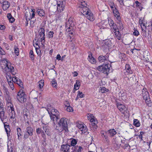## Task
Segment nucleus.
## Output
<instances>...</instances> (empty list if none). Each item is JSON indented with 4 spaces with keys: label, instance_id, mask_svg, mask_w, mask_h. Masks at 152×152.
<instances>
[{
    "label": "nucleus",
    "instance_id": "nucleus-1",
    "mask_svg": "<svg viewBox=\"0 0 152 152\" xmlns=\"http://www.w3.org/2000/svg\"><path fill=\"white\" fill-rule=\"evenodd\" d=\"M66 31L69 34L73 35L74 33V19L70 18L65 23Z\"/></svg>",
    "mask_w": 152,
    "mask_h": 152
},
{
    "label": "nucleus",
    "instance_id": "nucleus-2",
    "mask_svg": "<svg viewBox=\"0 0 152 152\" xmlns=\"http://www.w3.org/2000/svg\"><path fill=\"white\" fill-rule=\"evenodd\" d=\"M1 66L4 71L10 72L13 75L15 74V72H14V67L12 65L11 63L8 62L7 60H4L2 61Z\"/></svg>",
    "mask_w": 152,
    "mask_h": 152
},
{
    "label": "nucleus",
    "instance_id": "nucleus-3",
    "mask_svg": "<svg viewBox=\"0 0 152 152\" xmlns=\"http://www.w3.org/2000/svg\"><path fill=\"white\" fill-rule=\"evenodd\" d=\"M51 120L53 121H57L60 118L59 112L55 109L53 108L50 111H48Z\"/></svg>",
    "mask_w": 152,
    "mask_h": 152
},
{
    "label": "nucleus",
    "instance_id": "nucleus-4",
    "mask_svg": "<svg viewBox=\"0 0 152 152\" xmlns=\"http://www.w3.org/2000/svg\"><path fill=\"white\" fill-rule=\"evenodd\" d=\"M110 66V65L109 64H103L98 66L97 69L100 72L107 74L109 72Z\"/></svg>",
    "mask_w": 152,
    "mask_h": 152
},
{
    "label": "nucleus",
    "instance_id": "nucleus-5",
    "mask_svg": "<svg viewBox=\"0 0 152 152\" xmlns=\"http://www.w3.org/2000/svg\"><path fill=\"white\" fill-rule=\"evenodd\" d=\"M68 119L65 118H62L58 122L63 127L64 130L66 132H68Z\"/></svg>",
    "mask_w": 152,
    "mask_h": 152
},
{
    "label": "nucleus",
    "instance_id": "nucleus-6",
    "mask_svg": "<svg viewBox=\"0 0 152 152\" xmlns=\"http://www.w3.org/2000/svg\"><path fill=\"white\" fill-rule=\"evenodd\" d=\"M33 129L30 126L28 125L24 133V138L27 139L29 136H32L33 134Z\"/></svg>",
    "mask_w": 152,
    "mask_h": 152
},
{
    "label": "nucleus",
    "instance_id": "nucleus-7",
    "mask_svg": "<svg viewBox=\"0 0 152 152\" xmlns=\"http://www.w3.org/2000/svg\"><path fill=\"white\" fill-rule=\"evenodd\" d=\"M17 97L18 100L20 102H24L26 101V96H25V93L22 91H20L18 92Z\"/></svg>",
    "mask_w": 152,
    "mask_h": 152
},
{
    "label": "nucleus",
    "instance_id": "nucleus-8",
    "mask_svg": "<svg viewBox=\"0 0 152 152\" xmlns=\"http://www.w3.org/2000/svg\"><path fill=\"white\" fill-rule=\"evenodd\" d=\"M108 23L110 27V30L112 33L113 32L118 31L119 30L117 25L114 23L111 19L109 18L108 19Z\"/></svg>",
    "mask_w": 152,
    "mask_h": 152
},
{
    "label": "nucleus",
    "instance_id": "nucleus-9",
    "mask_svg": "<svg viewBox=\"0 0 152 152\" xmlns=\"http://www.w3.org/2000/svg\"><path fill=\"white\" fill-rule=\"evenodd\" d=\"M39 35L40 38L41 43L43 45L42 47H45L44 43L45 42V30L44 28L42 27L40 28L39 31Z\"/></svg>",
    "mask_w": 152,
    "mask_h": 152
},
{
    "label": "nucleus",
    "instance_id": "nucleus-10",
    "mask_svg": "<svg viewBox=\"0 0 152 152\" xmlns=\"http://www.w3.org/2000/svg\"><path fill=\"white\" fill-rule=\"evenodd\" d=\"M112 11L114 16L116 19V20L117 21V23H118L121 26H122V23L120 22L121 19L120 16V14L118 10L116 8L113 10Z\"/></svg>",
    "mask_w": 152,
    "mask_h": 152
},
{
    "label": "nucleus",
    "instance_id": "nucleus-11",
    "mask_svg": "<svg viewBox=\"0 0 152 152\" xmlns=\"http://www.w3.org/2000/svg\"><path fill=\"white\" fill-rule=\"evenodd\" d=\"M142 94L143 98L144 100H145L146 102L148 104L147 102H148L149 100V93L147 89L145 88H143L142 91Z\"/></svg>",
    "mask_w": 152,
    "mask_h": 152
},
{
    "label": "nucleus",
    "instance_id": "nucleus-12",
    "mask_svg": "<svg viewBox=\"0 0 152 152\" xmlns=\"http://www.w3.org/2000/svg\"><path fill=\"white\" fill-rule=\"evenodd\" d=\"M77 127L82 132V133H85L87 131L86 125L81 122L77 124Z\"/></svg>",
    "mask_w": 152,
    "mask_h": 152
},
{
    "label": "nucleus",
    "instance_id": "nucleus-13",
    "mask_svg": "<svg viewBox=\"0 0 152 152\" xmlns=\"http://www.w3.org/2000/svg\"><path fill=\"white\" fill-rule=\"evenodd\" d=\"M56 121H53V126L55 129L57 130L58 132H61L63 131L64 130L63 126L58 122L56 124H55Z\"/></svg>",
    "mask_w": 152,
    "mask_h": 152
},
{
    "label": "nucleus",
    "instance_id": "nucleus-14",
    "mask_svg": "<svg viewBox=\"0 0 152 152\" xmlns=\"http://www.w3.org/2000/svg\"><path fill=\"white\" fill-rule=\"evenodd\" d=\"M70 145L68 144L65 145L63 144L61 145V152H70Z\"/></svg>",
    "mask_w": 152,
    "mask_h": 152
},
{
    "label": "nucleus",
    "instance_id": "nucleus-15",
    "mask_svg": "<svg viewBox=\"0 0 152 152\" xmlns=\"http://www.w3.org/2000/svg\"><path fill=\"white\" fill-rule=\"evenodd\" d=\"M124 72L126 75L132 74L133 72L131 69V66L129 64H126Z\"/></svg>",
    "mask_w": 152,
    "mask_h": 152
},
{
    "label": "nucleus",
    "instance_id": "nucleus-16",
    "mask_svg": "<svg viewBox=\"0 0 152 152\" xmlns=\"http://www.w3.org/2000/svg\"><path fill=\"white\" fill-rule=\"evenodd\" d=\"M116 106L118 110L123 113H124L126 108L125 105L120 103L117 102L116 103Z\"/></svg>",
    "mask_w": 152,
    "mask_h": 152
},
{
    "label": "nucleus",
    "instance_id": "nucleus-17",
    "mask_svg": "<svg viewBox=\"0 0 152 152\" xmlns=\"http://www.w3.org/2000/svg\"><path fill=\"white\" fill-rule=\"evenodd\" d=\"M65 2L62 3L61 2H58L57 4V10L58 12H62L65 6Z\"/></svg>",
    "mask_w": 152,
    "mask_h": 152
},
{
    "label": "nucleus",
    "instance_id": "nucleus-18",
    "mask_svg": "<svg viewBox=\"0 0 152 152\" xmlns=\"http://www.w3.org/2000/svg\"><path fill=\"white\" fill-rule=\"evenodd\" d=\"M71 152H81L83 148L80 146L77 145L72 148Z\"/></svg>",
    "mask_w": 152,
    "mask_h": 152
},
{
    "label": "nucleus",
    "instance_id": "nucleus-19",
    "mask_svg": "<svg viewBox=\"0 0 152 152\" xmlns=\"http://www.w3.org/2000/svg\"><path fill=\"white\" fill-rule=\"evenodd\" d=\"M108 57V55L107 54L104 56L101 55L99 56L98 57V60L100 63L106 61H107Z\"/></svg>",
    "mask_w": 152,
    "mask_h": 152
},
{
    "label": "nucleus",
    "instance_id": "nucleus-20",
    "mask_svg": "<svg viewBox=\"0 0 152 152\" xmlns=\"http://www.w3.org/2000/svg\"><path fill=\"white\" fill-rule=\"evenodd\" d=\"M13 79L14 80V82L16 83L20 87L22 88H23V83L20 79L16 77L15 76L14 78Z\"/></svg>",
    "mask_w": 152,
    "mask_h": 152
},
{
    "label": "nucleus",
    "instance_id": "nucleus-21",
    "mask_svg": "<svg viewBox=\"0 0 152 152\" xmlns=\"http://www.w3.org/2000/svg\"><path fill=\"white\" fill-rule=\"evenodd\" d=\"M80 8L82 9L81 12L84 15H87L90 11V10H89L88 8L87 7V6L80 7Z\"/></svg>",
    "mask_w": 152,
    "mask_h": 152
},
{
    "label": "nucleus",
    "instance_id": "nucleus-22",
    "mask_svg": "<svg viewBox=\"0 0 152 152\" xmlns=\"http://www.w3.org/2000/svg\"><path fill=\"white\" fill-rule=\"evenodd\" d=\"M109 135L111 137L114 136L116 134L117 132L114 129H111L108 130L107 132Z\"/></svg>",
    "mask_w": 152,
    "mask_h": 152
},
{
    "label": "nucleus",
    "instance_id": "nucleus-23",
    "mask_svg": "<svg viewBox=\"0 0 152 152\" xmlns=\"http://www.w3.org/2000/svg\"><path fill=\"white\" fill-rule=\"evenodd\" d=\"M43 128L45 132L49 136H50L51 134L50 128L49 126H48L44 125L43 126Z\"/></svg>",
    "mask_w": 152,
    "mask_h": 152
},
{
    "label": "nucleus",
    "instance_id": "nucleus-24",
    "mask_svg": "<svg viewBox=\"0 0 152 152\" xmlns=\"http://www.w3.org/2000/svg\"><path fill=\"white\" fill-rule=\"evenodd\" d=\"M8 113H9V115L11 119H14L15 118V113L14 111V108H12L10 110H8Z\"/></svg>",
    "mask_w": 152,
    "mask_h": 152
},
{
    "label": "nucleus",
    "instance_id": "nucleus-25",
    "mask_svg": "<svg viewBox=\"0 0 152 152\" xmlns=\"http://www.w3.org/2000/svg\"><path fill=\"white\" fill-rule=\"evenodd\" d=\"M22 113L25 120H27L28 119V116L30 115L29 111L27 109H24Z\"/></svg>",
    "mask_w": 152,
    "mask_h": 152
},
{
    "label": "nucleus",
    "instance_id": "nucleus-26",
    "mask_svg": "<svg viewBox=\"0 0 152 152\" xmlns=\"http://www.w3.org/2000/svg\"><path fill=\"white\" fill-rule=\"evenodd\" d=\"M114 34V37L115 39L118 40H120L121 38V33L120 32L119 30L118 31L113 32Z\"/></svg>",
    "mask_w": 152,
    "mask_h": 152
},
{
    "label": "nucleus",
    "instance_id": "nucleus-27",
    "mask_svg": "<svg viewBox=\"0 0 152 152\" xmlns=\"http://www.w3.org/2000/svg\"><path fill=\"white\" fill-rule=\"evenodd\" d=\"M2 6V8L4 10H7L9 7L10 5V3L8 1H4Z\"/></svg>",
    "mask_w": 152,
    "mask_h": 152
},
{
    "label": "nucleus",
    "instance_id": "nucleus-28",
    "mask_svg": "<svg viewBox=\"0 0 152 152\" xmlns=\"http://www.w3.org/2000/svg\"><path fill=\"white\" fill-rule=\"evenodd\" d=\"M70 146L75 147L77 143L78 140L73 138H71L69 140Z\"/></svg>",
    "mask_w": 152,
    "mask_h": 152
},
{
    "label": "nucleus",
    "instance_id": "nucleus-29",
    "mask_svg": "<svg viewBox=\"0 0 152 152\" xmlns=\"http://www.w3.org/2000/svg\"><path fill=\"white\" fill-rule=\"evenodd\" d=\"M108 23L107 21H102L99 24V26L100 28H103V29L106 28L107 26Z\"/></svg>",
    "mask_w": 152,
    "mask_h": 152
},
{
    "label": "nucleus",
    "instance_id": "nucleus-30",
    "mask_svg": "<svg viewBox=\"0 0 152 152\" xmlns=\"http://www.w3.org/2000/svg\"><path fill=\"white\" fill-rule=\"evenodd\" d=\"M86 15V17L90 21H93L95 19L94 15L91 12V11L89 12V13H88L87 15H85V16Z\"/></svg>",
    "mask_w": 152,
    "mask_h": 152
},
{
    "label": "nucleus",
    "instance_id": "nucleus-31",
    "mask_svg": "<svg viewBox=\"0 0 152 152\" xmlns=\"http://www.w3.org/2000/svg\"><path fill=\"white\" fill-rule=\"evenodd\" d=\"M7 109L8 110H10L12 109V108H14L13 107V106L12 103L11 102V101L9 99H8V100H7Z\"/></svg>",
    "mask_w": 152,
    "mask_h": 152
},
{
    "label": "nucleus",
    "instance_id": "nucleus-32",
    "mask_svg": "<svg viewBox=\"0 0 152 152\" xmlns=\"http://www.w3.org/2000/svg\"><path fill=\"white\" fill-rule=\"evenodd\" d=\"M17 133L18 135V139L19 140H21V137L20 136L22 135V132L21 129L20 128L18 127L17 129Z\"/></svg>",
    "mask_w": 152,
    "mask_h": 152
},
{
    "label": "nucleus",
    "instance_id": "nucleus-33",
    "mask_svg": "<svg viewBox=\"0 0 152 152\" xmlns=\"http://www.w3.org/2000/svg\"><path fill=\"white\" fill-rule=\"evenodd\" d=\"M4 127L5 130L7 134L8 137L10 135V132L11 131L10 129V126L8 125H7L4 124Z\"/></svg>",
    "mask_w": 152,
    "mask_h": 152
},
{
    "label": "nucleus",
    "instance_id": "nucleus-34",
    "mask_svg": "<svg viewBox=\"0 0 152 152\" xmlns=\"http://www.w3.org/2000/svg\"><path fill=\"white\" fill-rule=\"evenodd\" d=\"M89 61L92 64H94L96 63V60L92 56L91 54H89L88 57Z\"/></svg>",
    "mask_w": 152,
    "mask_h": 152
},
{
    "label": "nucleus",
    "instance_id": "nucleus-35",
    "mask_svg": "<svg viewBox=\"0 0 152 152\" xmlns=\"http://www.w3.org/2000/svg\"><path fill=\"white\" fill-rule=\"evenodd\" d=\"M6 77L8 82H14L13 79L15 77H12L10 74V73H7L6 75Z\"/></svg>",
    "mask_w": 152,
    "mask_h": 152
},
{
    "label": "nucleus",
    "instance_id": "nucleus-36",
    "mask_svg": "<svg viewBox=\"0 0 152 152\" xmlns=\"http://www.w3.org/2000/svg\"><path fill=\"white\" fill-rule=\"evenodd\" d=\"M108 4L110 6L111 10L113 11V10L116 9L117 5H115L113 1H109L108 2Z\"/></svg>",
    "mask_w": 152,
    "mask_h": 152
},
{
    "label": "nucleus",
    "instance_id": "nucleus-37",
    "mask_svg": "<svg viewBox=\"0 0 152 152\" xmlns=\"http://www.w3.org/2000/svg\"><path fill=\"white\" fill-rule=\"evenodd\" d=\"M4 109L2 107L1 105L0 107V118L2 119L4 118Z\"/></svg>",
    "mask_w": 152,
    "mask_h": 152
},
{
    "label": "nucleus",
    "instance_id": "nucleus-38",
    "mask_svg": "<svg viewBox=\"0 0 152 152\" xmlns=\"http://www.w3.org/2000/svg\"><path fill=\"white\" fill-rule=\"evenodd\" d=\"M38 14L40 16H44L45 15L44 10L41 9H38L37 11Z\"/></svg>",
    "mask_w": 152,
    "mask_h": 152
},
{
    "label": "nucleus",
    "instance_id": "nucleus-39",
    "mask_svg": "<svg viewBox=\"0 0 152 152\" xmlns=\"http://www.w3.org/2000/svg\"><path fill=\"white\" fill-rule=\"evenodd\" d=\"M7 18H8V19L9 20V22H10L12 23L14 21L15 19L12 16L11 14H7Z\"/></svg>",
    "mask_w": 152,
    "mask_h": 152
},
{
    "label": "nucleus",
    "instance_id": "nucleus-40",
    "mask_svg": "<svg viewBox=\"0 0 152 152\" xmlns=\"http://www.w3.org/2000/svg\"><path fill=\"white\" fill-rule=\"evenodd\" d=\"M80 82L78 80H76V83L74 86V90H77L79 88V87L80 86Z\"/></svg>",
    "mask_w": 152,
    "mask_h": 152
},
{
    "label": "nucleus",
    "instance_id": "nucleus-41",
    "mask_svg": "<svg viewBox=\"0 0 152 152\" xmlns=\"http://www.w3.org/2000/svg\"><path fill=\"white\" fill-rule=\"evenodd\" d=\"M89 119H90V121L91 123V124H97L98 123V121L97 119L95 118H89Z\"/></svg>",
    "mask_w": 152,
    "mask_h": 152
},
{
    "label": "nucleus",
    "instance_id": "nucleus-42",
    "mask_svg": "<svg viewBox=\"0 0 152 152\" xmlns=\"http://www.w3.org/2000/svg\"><path fill=\"white\" fill-rule=\"evenodd\" d=\"M133 124L134 125L137 127H139L140 126V123L137 119H134V120Z\"/></svg>",
    "mask_w": 152,
    "mask_h": 152
},
{
    "label": "nucleus",
    "instance_id": "nucleus-43",
    "mask_svg": "<svg viewBox=\"0 0 152 152\" xmlns=\"http://www.w3.org/2000/svg\"><path fill=\"white\" fill-rule=\"evenodd\" d=\"M51 84L53 87L55 88H56L57 86V83L54 79L52 80V81L51 82Z\"/></svg>",
    "mask_w": 152,
    "mask_h": 152
},
{
    "label": "nucleus",
    "instance_id": "nucleus-44",
    "mask_svg": "<svg viewBox=\"0 0 152 152\" xmlns=\"http://www.w3.org/2000/svg\"><path fill=\"white\" fill-rule=\"evenodd\" d=\"M100 92L102 93H105L107 92L108 90L106 88L104 87H101L100 88Z\"/></svg>",
    "mask_w": 152,
    "mask_h": 152
},
{
    "label": "nucleus",
    "instance_id": "nucleus-45",
    "mask_svg": "<svg viewBox=\"0 0 152 152\" xmlns=\"http://www.w3.org/2000/svg\"><path fill=\"white\" fill-rule=\"evenodd\" d=\"M122 147L124 150H129L130 148V146L128 144H125Z\"/></svg>",
    "mask_w": 152,
    "mask_h": 152
},
{
    "label": "nucleus",
    "instance_id": "nucleus-46",
    "mask_svg": "<svg viewBox=\"0 0 152 152\" xmlns=\"http://www.w3.org/2000/svg\"><path fill=\"white\" fill-rule=\"evenodd\" d=\"M54 34L53 31H50L48 32V37L49 38H52L53 37V35Z\"/></svg>",
    "mask_w": 152,
    "mask_h": 152
},
{
    "label": "nucleus",
    "instance_id": "nucleus-47",
    "mask_svg": "<svg viewBox=\"0 0 152 152\" xmlns=\"http://www.w3.org/2000/svg\"><path fill=\"white\" fill-rule=\"evenodd\" d=\"M31 12H32V14L30 13V17L31 19L34 18L35 15V12L34 11V9L31 10Z\"/></svg>",
    "mask_w": 152,
    "mask_h": 152
},
{
    "label": "nucleus",
    "instance_id": "nucleus-48",
    "mask_svg": "<svg viewBox=\"0 0 152 152\" xmlns=\"http://www.w3.org/2000/svg\"><path fill=\"white\" fill-rule=\"evenodd\" d=\"M29 57L32 60H34V55L32 50H30L29 52Z\"/></svg>",
    "mask_w": 152,
    "mask_h": 152
},
{
    "label": "nucleus",
    "instance_id": "nucleus-49",
    "mask_svg": "<svg viewBox=\"0 0 152 152\" xmlns=\"http://www.w3.org/2000/svg\"><path fill=\"white\" fill-rule=\"evenodd\" d=\"M105 133H104V132H101V136L104 138L106 141H107L108 140V137L107 134H105Z\"/></svg>",
    "mask_w": 152,
    "mask_h": 152
},
{
    "label": "nucleus",
    "instance_id": "nucleus-50",
    "mask_svg": "<svg viewBox=\"0 0 152 152\" xmlns=\"http://www.w3.org/2000/svg\"><path fill=\"white\" fill-rule=\"evenodd\" d=\"M14 51L15 53V54L17 56H18L19 54V49L17 48V47L15 45L14 47Z\"/></svg>",
    "mask_w": 152,
    "mask_h": 152
},
{
    "label": "nucleus",
    "instance_id": "nucleus-51",
    "mask_svg": "<svg viewBox=\"0 0 152 152\" xmlns=\"http://www.w3.org/2000/svg\"><path fill=\"white\" fill-rule=\"evenodd\" d=\"M44 81L43 80H41L39 83L38 86L39 88L41 89L44 86Z\"/></svg>",
    "mask_w": 152,
    "mask_h": 152
},
{
    "label": "nucleus",
    "instance_id": "nucleus-52",
    "mask_svg": "<svg viewBox=\"0 0 152 152\" xmlns=\"http://www.w3.org/2000/svg\"><path fill=\"white\" fill-rule=\"evenodd\" d=\"M80 5L79 6V7H84L87 6V4L85 1H82L80 3Z\"/></svg>",
    "mask_w": 152,
    "mask_h": 152
},
{
    "label": "nucleus",
    "instance_id": "nucleus-53",
    "mask_svg": "<svg viewBox=\"0 0 152 152\" xmlns=\"http://www.w3.org/2000/svg\"><path fill=\"white\" fill-rule=\"evenodd\" d=\"M134 31L133 32V35L135 36H138L139 34V31L135 28H134Z\"/></svg>",
    "mask_w": 152,
    "mask_h": 152
},
{
    "label": "nucleus",
    "instance_id": "nucleus-54",
    "mask_svg": "<svg viewBox=\"0 0 152 152\" xmlns=\"http://www.w3.org/2000/svg\"><path fill=\"white\" fill-rule=\"evenodd\" d=\"M77 96H79L80 98H82L84 97V94L82 92L78 91Z\"/></svg>",
    "mask_w": 152,
    "mask_h": 152
},
{
    "label": "nucleus",
    "instance_id": "nucleus-55",
    "mask_svg": "<svg viewBox=\"0 0 152 152\" xmlns=\"http://www.w3.org/2000/svg\"><path fill=\"white\" fill-rule=\"evenodd\" d=\"M13 82L11 81L8 82L10 88L12 90H13L14 88V85L13 84Z\"/></svg>",
    "mask_w": 152,
    "mask_h": 152
},
{
    "label": "nucleus",
    "instance_id": "nucleus-56",
    "mask_svg": "<svg viewBox=\"0 0 152 152\" xmlns=\"http://www.w3.org/2000/svg\"><path fill=\"white\" fill-rule=\"evenodd\" d=\"M141 28L142 29V35L143 36H145V37H146L147 36V33H146V31H145V29H144L143 28H142V27L141 25Z\"/></svg>",
    "mask_w": 152,
    "mask_h": 152
},
{
    "label": "nucleus",
    "instance_id": "nucleus-57",
    "mask_svg": "<svg viewBox=\"0 0 152 152\" xmlns=\"http://www.w3.org/2000/svg\"><path fill=\"white\" fill-rule=\"evenodd\" d=\"M66 110L68 112H71L73 110V108L72 107L69 105L67 106V108H66Z\"/></svg>",
    "mask_w": 152,
    "mask_h": 152
},
{
    "label": "nucleus",
    "instance_id": "nucleus-58",
    "mask_svg": "<svg viewBox=\"0 0 152 152\" xmlns=\"http://www.w3.org/2000/svg\"><path fill=\"white\" fill-rule=\"evenodd\" d=\"M91 125L94 131L97 129L98 126L97 124H92Z\"/></svg>",
    "mask_w": 152,
    "mask_h": 152
},
{
    "label": "nucleus",
    "instance_id": "nucleus-59",
    "mask_svg": "<svg viewBox=\"0 0 152 152\" xmlns=\"http://www.w3.org/2000/svg\"><path fill=\"white\" fill-rule=\"evenodd\" d=\"M112 143L114 145V146L116 147V146L117 148L118 144H117V142L116 141V140L115 139H113L112 141Z\"/></svg>",
    "mask_w": 152,
    "mask_h": 152
},
{
    "label": "nucleus",
    "instance_id": "nucleus-60",
    "mask_svg": "<svg viewBox=\"0 0 152 152\" xmlns=\"http://www.w3.org/2000/svg\"><path fill=\"white\" fill-rule=\"evenodd\" d=\"M36 50L37 53L39 56L41 55V51L39 49L36 48Z\"/></svg>",
    "mask_w": 152,
    "mask_h": 152
},
{
    "label": "nucleus",
    "instance_id": "nucleus-61",
    "mask_svg": "<svg viewBox=\"0 0 152 152\" xmlns=\"http://www.w3.org/2000/svg\"><path fill=\"white\" fill-rule=\"evenodd\" d=\"M42 129L40 128H38L36 129V132L37 134H39L41 133L42 132Z\"/></svg>",
    "mask_w": 152,
    "mask_h": 152
},
{
    "label": "nucleus",
    "instance_id": "nucleus-62",
    "mask_svg": "<svg viewBox=\"0 0 152 152\" xmlns=\"http://www.w3.org/2000/svg\"><path fill=\"white\" fill-rule=\"evenodd\" d=\"M5 53V51L1 48L0 46V54L1 55H4Z\"/></svg>",
    "mask_w": 152,
    "mask_h": 152
},
{
    "label": "nucleus",
    "instance_id": "nucleus-63",
    "mask_svg": "<svg viewBox=\"0 0 152 152\" xmlns=\"http://www.w3.org/2000/svg\"><path fill=\"white\" fill-rule=\"evenodd\" d=\"M145 132H140V135L139 136L140 139L141 140H142V135Z\"/></svg>",
    "mask_w": 152,
    "mask_h": 152
},
{
    "label": "nucleus",
    "instance_id": "nucleus-64",
    "mask_svg": "<svg viewBox=\"0 0 152 152\" xmlns=\"http://www.w3.org/2000/svg\"><path fill=\"white\" fill-rule=\"evenodd\" d=\"M143 19H142V18H140L139 20V23L141 25H142V23H143Z\"/></svg>",
    "mask_w": 152,
    "mask_h": 152
}]
</instances>
